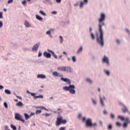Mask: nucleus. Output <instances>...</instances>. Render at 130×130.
<instances>
[{
  "mask_svg": "<svg viewBox=\"0 0 130 130\" xmlns=\"http://www.w3.org/2000/svg\"><path fill=\"white\" fill-rule=\"evenodd\" d=\"M24 25L26 28H30L31 24L27 21H25Z\"/></svg>",
  "mask_w": 130,
  "mask_h": 130,
  "instance_id": "16",
  "label": "nucleus"
},
{
  "mask_svg": "<svg viewBox=\"0 0 130 130\" xmlns=\"http://www.w3.org/2000/svg\"><path fill=\"white\" fill-rule=\"evenodd\" d=\"M108 128L109 130L112 129V125H111V124L109 125Z\"/></svg>",
  "mask_w": 130,
  "mask_h": 130,
  "instance_id": "38",
  "label": "nucleus"
},
{
  "mask_svg": "<svg viewBox=\"0 0 130 130\" xmlns=\"http://www.w3.org/2000/svg\"><path fill=\"white\" fill-rule=\"evenodd\" d=\"M40 14H41V15H42V16H46V13H45V12H44L43 11H42V10H40L39 11Z\"/></svg>",
  "mask_w": 130,
  "mask_h": 130,
  "instance_id": "29",
  "label": "nucleus"
},
{
  "mask_svg": "<svg viewBox=\"0 0 130 130\" xmlns=\"http://www.w3.org/2000/svg\"><path fill=\"white\" fill-rule=\"evenodd\" d=\"M59 130H66V127H60Z\"/></svg>",
  "mask_w": 130,
  "mask_h": 130,
  "instance_id": "50",
  "label": "nucleus"
},
{
  "mask_svg": "<svg viewBox=\"0 0 130 130\" xmlns=\"http://www.w3.org/2000/svg\"><path fill=\"white\" fill-rule=\"evenodd\" d=\"M61 123H63V124H65V123H67V120H63L62 119Z\"/></svg>",
  "mask_w": 130,
  "mask_h": 130,
  "instance_id": "37",
  "label": "nucleus"
},
{
  "mask_svg": "<svg viewBox=\"0 0 130 130\" xmlns=\"http://www.w3.org/2000/svg\"><path fill=\"white\" fill-rule=\"evenodd\" d=\"M100 100L101 101V104L102 106H104V103L103 102V99H102V98L101 96H100Z\"/></svg>",
  "mask_w": 130,
  "mask_h": 130,
  "instance_id": "27",
  "label": "nucleus"
},
{
  "mask_svg": "<svg viewBox=\"0 0 130 130\" xmlns=\"http://www.w3.org/2000/svg\"><path fill=\"white\" fill-rule=\"evenodd\" d=\"M57 70L61 72H67V67H59L57 68Z\"/></svg>",
  "mask_w": 130,
  "mask_h": 130,
  "instance_id": "11",
  "label": "nucleus"
},
{
  "mask_svg": "<svg viewBox=\"0 0 130 130\" xmlns=\"http://www.w3.org/2000/svg\"><path fill=\"white\" fill-rule=\"evenodd\" d=\"M37 108H38L39 109H44V110H46V111H48V109H46V108L43 106H39Z\"/></svg>",
  "mask_w": 130,
  "mask_h": 130,
  "instance_id": "25",
  "label": "nucleus"
},
{
  "mask_svg": "<svg viewBox=\"0 0 130 130\" xmlns=\"http://www.w3.org/2000/svg\"><path fill=\"white\" fill-rule=\"evenodd\" d=\"M48 3L49 5H53V3H52V1H51V0H48Z\"/></svg>",
  "mask_w": 130,
  "mask_h": 130,
  "instance_id": "41",
  "label": "nucleus"
},
{
  "mask_svg": "<svg viewBox=\"0 0 130 130\" xmlns=\"http://www.w3.org/2000/svg\"><path fill=\"white\" fill-rule=\"evenodd\" d=\"M100 124L101 125H102V121H100Z\"/></svg>",
  "mask_w": 130,
  "mask_h": 130,
  "instance_id": "62",
  "label": "nucleus"
},
{
  "mask_svg": "<svg viewBox=\"0 0 130 130\" xmlns=\"http://www.w3.org/2000/svg\"><path fill=\"white\" fill-rule=\"evenodd\" d=\"M59 38L60 44H62V43L63 42V38H62V36H59Z\"/></svg>",
  "mask_w": 130,
  "mask_h": 130,
  "instance_id": "21",
  "label": "nucleus"
},
{
  "mask_svg": "<svg viewBox=\"0 0 130 130\" xmlns=\"http://www.w3.org/2000/svg\"><path fill=\"white\" fill-rule=\"evenodd\" d=\"M4 128H5V129H6V130H8V129H9V126H8V125H5V126H4Z\"/></svg>",
  "mask_w": 130,
  "mask_h": 130,
  "instance_id": "51",
  "label": "nucleus"
},
{
  "mask_svg": "<svg viewBox=\"0 0 130 130\" xmlns=\"http://www.w3.org/2000/svg\"><path fill=\"white\" fill-rule=\"evenodd\" d=\"M111 117L112 118H114V115L113 114H111Z\"/></svg>",
  "mask_w": 130,
  "mask_h": 130,
  "instance_id": "55",
  "label": "nucleus"
},
{
  "mask_svg": "<svg viewBox=\"0 0 130 130\" xmlns=\"http://www.w3.org/2000/svg\"><path fill=\"white\" fill-rule=\"evenodd\" d=\"M118 118L120 119L122 121L125 120V122L123 123V127H127L128 123H130V120L129 117H126L124 118L122 116L119 115Z\"/></svg>",
  "mask_w": 130,
  "mask_h": 130,
  "instance_id": "3",
  "label": "nucleus"
},
{
  "mask_svg": "<svg viewBox=\"0 0 130 130\" xmlns=\"http://www.w3.org/2000/svg\"><path fill=\"white\" fill-rule=\"evenodd\" d=\"M85 121V125L87 127H92V126L95 127L97 125V123H92V120H91V119H87Z\"/></svg>",
  "mask_w": 130,
  "mask_h": 130,
  "instance_id": "4",
  "label": "nucleus"
},
{
  "mask_svg": "<svg viewBox=\"0 0 130 130\" xmlns=\"http://www.w3.org/2000/svg\"><path fill=\"white\" fill-rule=\"evenodd\" d=\"M77 119H78V120H82V113H79L77 114Z\"/></svg>",
  "mask_w": 130,
  "mask_h": 130,
  "instance_id": "18",
  "label": "nucleus"
},
{
  "mask_svg": "<svg viewBox=\"0 0 130 130\" xmlns=\"http://www.w3.org/2000/svg\"><path fill=\"white\" fill-rule=\"evenodd\" d=\"M16 106H20V107H22V106H24V104H23L22 102H18V103L16 104Z\"/></svg>",
  "mask_w": 130,
  "mask_h": 130,
  "instance_id": "23",
  "label": "nucleus"
},
{
  "mask_svg": "<svg viewBox=\"0 0 130 130\" xmlns=\"http://www.w3.org/2000/svg\"><path fill=\"white\" fill-rule=\"evenodd\" d=\"M4 89V86L0 85V89Z\"/></svg>",
  "mask_w": 130,
  "mask_h": 130,
  "instance_id": "57",
  "label": "nucleus"
},
{
  "mask_svg": "<svg viewBox=\"0 0 130 130\" xmlns=\"http://www.w3.org/2000/svg\"><path fill=\"white\" fill-rule=\"evenodd\" d=\"M47 51H48V52H50V53H51L52 56H53V57H54V58H55L56 59H57V55H56V54H55V53H54V52H53V51L48 49Z\"/></svg>",
  "mask_w": 130,
  "mask_h": 130,
  "instance_id": "12",
  "label": "nucleus"
},
{
  "mask_svg": "<svg viewBox=\"0 0 130 130\" xmlns=\"http://www.w3.org/2000/svg\"><path fill=\"white\" fill-rule=\"evenodd\" d=\"M62 120V116L61 115H58L57 117V120L56 121V125L58 126L60 124H61V121Z\"/></svg>",
  "mask_w": 130,
  "mask_h": 130,
  "instance_id": "6",
  "label": "nucleus"
},
{
  "mask_svg": "<svg viewBox=\"0 0 130 130\" xmlns=\"http://www.w3.org/2000/svg\"><path fill=\"white\" fill-rule=\"evenodd\" d=\"M92 103L95 105L96 104V101L92 99Z\"/></svg>",
  "mask_w": 130,
  "mask_h": 130,
  "instance_id": "52",
  "label": "nucleus"
},
{
  "mask_svg": "<svg viewBox=\"0 0 130 130\" xmlns=\"http://www.w3.org/2000/svg\"><path fill=\"white\" fill-rule=\"evenodd\" d=\"M15 119H16V120H20L23 123L25 122V120L22 119V116H21L20 114H15Z\"/></svg>",
  "mask_w": 130,
  "mask_h": 130,
  "instance_id": "7",
  "label": "nucleus"
},
{
  "mask_svg": "<svg viewBox=\"0 0 130 130\" xmlns=\"http://www.w3.org/2000/svg\"><path fill=\"white\" fill-rule=\"evenodd\" d=\"M42 115L43 116H46V117H48V116H50L51 115V114H43Z\"/></svg>",
  "mask_w": 130,
  "mask_h": 130,
  "instance_id": "31",
  "label": "nucleus"
},
{
  "mask_svg": "<svg viewBox=\"0 0 130 130\" xmlns=\"http://www.w3.org/2000/svg\"><path fill=\"white\" fill-rule=\"evenodd\" d=\"M61 112H62V110H61V109H60V108L58 109V111H57V113L58 114H60V113H61Z\"/></svg>",
  "mask_w": 130,
  "mask_h": 130,
  "instance_id": "32",
  "label": "nucleus"
},
{
  "mask_svg": "<svg viewBox=\"0 0 130 130\" xmlns=\"http://www.w3.org/2000/svg\"><path fill=\"white\" fill-rule=\"evenodd\" d=\"M122 111L123 113H126V112H128V109H127V108L125 107V106H123V108L122 109Z\"/></svg>",
  "mask_w": 130,
  "mask_h": 130,
  "instance_id": "15",
  "label": "nucleus"
},
{
  "mask_svg": "<svg viewBox=\"0 0 130 130\" xmlns=\"http://www.w3.org/2000/svg\"><path fill=\"white\" fill-rule=\"evenodd\" d=\"M86 81L88 82V83H90V84H92L93 83V81L90 79V78H87Z\"/></svg>",
  "mask_w": 130,
  "mask_h": 130,
  "instance_id": "33",
  "label": "nucleus"
},
{
  "mask_svg": "<svg viewBox=\"0 0 130 130\" xmlns=\"http://www.w3.org/2000/svg\"><path fill=\"white\" fill-rule=\"evenodd\" d=\"M39 46H40V42H39L35 44L32 48H31V50L33 52H37L38 50V48H39Z\"/></svg>",
  "mask_w": 130,
  "mask_h": 130,
  "instance_id": "5",
  "label": "nucleus"
},
{
  "mask_svg": "<svg viewBox=\"0 0 130 130\" xmlns=\"http://www.w3.org/2000/svg\"><path fill=\"white\" fill-rule=\"evenodd\" d=\"M83 121H85L86 120V118L84 117L82 118Z\"/></svg>",
  "mask_w": 130,
  "mask_h": 130,
  "instance_id": "61",
  "label": "nucleus"
},
{
  "mask_svg": "<svg viewBox=\"0 0 130 130\" xmlns=\"http://www.w3.org/2000/svg\"><path fill=\"white\" fill-rule=\"evenodd\" d=\"M105 73L106 74V75H107L108 76H109V75H110V72H109V71H105Z\"/></svg>",
  "mask_w": 130,
  "mask_h": 130,
  "instance_id": "49",
  "label": "nucleus"
},
{
  "mask_svg": "<svg viewBox=\"0 0 130 130\" xmlns=\"http://www.w3.org/2000/svg\"><path fill=\"white\" fill-rule=\"evenodd\" d=\"M116 125H117V126H121V123H119V122H116Z\"/></svg>",
  "mask_w": 130,
  "mask_h": 130,
  "instance_id": "44",
  "label": "nucleus"
},
{
  "mask_svg": "<svg viewBox=\"0 0 130 130\" xmlns=\"http://www.w3.org/2000/svg\"><path fill=\"white\" fill-rule=\"evenodd\" d=\"M26 93L27 94H30L31 96H32V97H34V95H36V93H32V92H30L28 90H26Z\"/></svg>",
  "mask_w": 130,
  "mask_h": 130,
  "instance_id": "24",
  "label": "nucleus"
},
{
  "mask_svg": "<svg viewBox=\"0 0 130 130\" xmlns=\"http://www.w3.org/2000/svg\"><path fill=\"white\" fill-rule=\"evenodd\" d=\"M3 10H4L5 12H7V9H6V8H4Z\"/></svg>",
  "mask_w": 130,
  "mask_h": 130,
  "instance_id": "64",
  "label": "nucleus"
},
{
  "mask_svg": "<svg viewBox=\"0 0 130 130\" xmlns=\"http://www.w3.org/2000/svg\"><path fill=\"white\" fill-rule=\"evenodd\" d=\"M4 16H3V12H0V19H3Z\"/></svg>",
  "mask_w": 130,
  "mask_h": 130,
  "instance_id": "46",
  "label": "nucleus"
},
{
  "mask_svg": "<svg viewBox=\"0 0 130 130\" xmlns=\"http://www.w3.org/2000/svg\"><path fill=\"white\" fill-rule=\"evenodd\" d=\"M88 3V0H83V2H82V6L83 5H86Z\"/></svg>",
  "mask_w": 130,
  "mask_h": 130,
  "instance_id": "34",
  "label": "nucleus"
},
{
  "mask_svg": "<svg viewBox=\"0 0 130 130\" xmlns=\"http://www.w3.org/2000/svg\"><path fill=\"white\" fill-rule=\"evenodd\" d=\"M80 5V3L79 2L77 3L76 4H74V7H78Z\"/></svg>",
  "mask_w": 130,
  "mask_h": 130,
  "instance_id": "53",
  "label": "nucleus"
},
{
  "mask_svg": "<svg viewBox=\"0 0 130 130\" xmlns=\"http://www.w3.org/2000/svg\"><path fill=\"white\" fill-rule=\"evenodd\" d=\"M58 57L59 58H61V57H62V56L61 55H60Z\"/></svg>",
  "mask_w": 130,
  "mask_h": 130,
  "instance_id": "63",
  "label": "nucleus"
},
{
  "mask_svg": "<svg viewBox=\"0 0 130 130\" xmlns=\"http://www.w3.org/2000/svg\"><path fill=\"white\" fill-rule=\"evenodd\" d=\"M104 21H105V14L104 13H102L101 14V17L99 20V30L100 32V37H98V34H96V41L101 45V46H103L104 45L103 30H102V26H104V25H105V23H104V22H103Z\"/></svg>",
  "mask_w": 130,
  "mask_h": 130,
  "instance_id": "2",
  "label": "nucleus"
},
{
  "mask_svg": "<svg viewBox=\"0 0 130 130\" xmlns=\"http://www.w3.org/2000/svg\"><path fill=\"white\" fill-rule=\"evenodd\" d=\"M72 61L73 62H76L77 61V58H76V56H72Z\"/></svg>",
  "mask_w": 130,
  "mask_h": 130,
  "instance_id": "30",
  "label": "nucleus"
},
{
  "mask_svg": "<svg viewBox=\"0 0 130 130\" xmlns=\"http://www.w3.org/2000/svg\"><path fill=\"white\" fill-rule=\"evenodd\" d=\"M22 4L23 6H26L27 4V2L25 1V0H24L22 2Z\"/></svg>",
  "mask_w": 130,
  "mask_h": 130,
  "instance_id": "40",
  "label": "nucleus"
},
{
  "mask_svg": "<svg viewBox=\"0 0 130 130\" xmlns=\"http://www.w3.org/2000/svg\"><path fill=\"white\" fill-rule=\"evenodd\" d=\"M90 36H91V38H92L93 39V40H94V39H95V36L94 35V34L93 33L91 34Z\"/></svg>",
  "mask_w": 130,
  "mask_h": 130,
  "instance_id": "36",
  "label": "nucleus"
},
{
  "mask_svg": "<svg viewBox=\"0 0 130 130\" xmlns=\"http://www.w3.org/2000/svg\"><path fill=\"white\" fill-rule=\"evenodd\" d=\"M16 97H17V98H18V99H21V100H22V97H21V96L16 95Z\"/></svg>",
  "mask_w": 130,
  "mask_h": 130,
  "instance_id": "56",
  "label": "nucleus"
},
{
  "mask_svg": "<svg viewBox=\"0 0 130 130\" xmlns=\"http://www.w3.org/2000/svg\"><path fill=\"white\" fill-rule=\"evenodd\" d=\"M42 56V52L41 51H39V54H38V57H40Z\"/></svg>",
  "mask_w": 130,
  "mask_h": 130,
  "instance_id": "39",
  "label": "nucleus"
},
{
  "mask_svg": "<svg viewBox=\"0 0 130 130\" xmlns=\"http://www.w3.org/2000/svg\"><path fill=\"white\" fill-rule=\"evenodd\" d=\"M37 77L38 79H46V76L44 74H38Z\"/></svg>",
  "mask_w": 130,
  "mask_h": 130,
  "instance_id": "13",
  "label": "nucleus"
},
{
  "mask_svg": "<svg viewBox=\"0 0 130 130\" xmlns=\"http://www.w3.org/2000/svg\"><path fill=\"white\" fill-rule=\"evenodd\" d=\"M42 111L41 110H37L36 111V114H40V113H41Z\"/></svg>",
  "mask_w": 130,
  "mask_h": 130,
  "instance_id": "35",
  "label": "nucleus"
},
{
  "mask_svg": "<svg viewBox=\"0 0 130 130\" xmlns=\"http://www.w3.org/2000/svg\"><path fill=\"white\" fill-rule=\"evenodd\" d=\"M7 3L8 4H13V3H14V0H9Z\"/></svg>",
  "mask_w": 130,
  "mask_h": 130,
  "instance_id": "42",
  "label": "nucleus"
},
{
  "mask_svg": "<svg viewBox=\"0 0 130 130\" xmlns=\"http://www.w3.org/2000/svg\"><path fill=\"white\" fill-rule=\"evenodd\" d=\"M103 62H104V63H106L108 66H109V59L106 57V56H104L103 59Z\"/></svg>",
  "mask_w": 130,
  "mask_h": 130,
  "instance_id": "9",
  "label": "nucleus"
},
{
  "mask_svg": "<svg viewBox=\"0 0 130 130\" xmlns=\"http://www.w3.org/2000/svg\"><path fill=\"white\" fill-rule=\"evenodd\" d=\"M43 55L45 56V57H46V58H51V54H50L49 52L45 51L43 53Z\"/></svg>",
  "mask_w": 130,
  "mask_h": 130,
  "instance_id": "10",
  "label": "nucleus"
},
{
  "mask_svg": "<svg viewBox=\"0 0 130 130\" xmlns=\"http://www.w3.org/2000/svg\"><path fill=\"white\" fill-rule=\"evenodd\" d=\"M55 2L57 4H60V3H61V0H55Z\"/></svg>",
  "mask_w": 130,
  "mask_h": 130,
  "instance_id": "48",
  "label": "nucleus"
},
{
  "mask_svg": "<svg viewBox=\"0 0 130 130\" xmlns=\"http://www.w3.org/2000/svg\"><path fill=\"white\" fill-rule=\"evenodd\" d=\"M33 115H35V113L31 112L30 117H31V116H33Z\"/></svg>",
  "mask_w": 130,
  "mask_h": 130,
  "instance_id": "54",
  "label": "nucleus"
},
{
  "mask_svg": "<svg viewBox=\"0 0 130 130\" xmlns=\"http://www.w3.org/2000/svg\"><path fill=\"white\" fill-rule=\"evenodd\" d=\"M52 75L54 77H58V78H60L61 81H63V82H65V83H67V84L69 85V86H66L63 87V90L64 91H69L70 94H72V95L76 94V90H75L76 87H75L74 85L71 84L72 82H71V80L67 78H63L62 77H63V75L60 73H58L56 71L53 72Z\"/></svg>",
  "mask_w": 130,
  "mask_h": 130,
  "instance_id": "1",
  "label": "nucleus"
},
{
  "mask_svg": "<svg viewBox=\"0 0 130 130\" xmlns=\"http://www.w3.org/2000/svg\"><path fill=\"white\" fill-rule=\"evenodd\" d=\"M36 18L38 21H42L43 20V18L38 15H36Z\"/></svg>",
  "mask_w": 130,
  "mask_h": 130,
  "instance_id": "19",
  "label": "nucleus"
},
{
  "mask_svg": "<svg viewBox=\"0 0 130 130\" xmlns=\"http://www.w3.org/2000/svg\"><path fill=\"white\" fill-rule=\"evenodd\" d=\"M4 24L3 23V21H0V28H3Z\"/></svg>",
  "mask_w": 130,
  "mask_h": 130,
  "instance_id": "47",
  "label": "nucleus"
},
{
  "mask_svg": "<svg viewBox=\"0 0 130 130\" xmlns=\"http://www.w3.org/2000/svg\"><path fill=\"white\" fill-rule=\"evenodd\" d=\"M54 31V29L50 28L49 30L47 31L46 32V35H48L50 38H52V35H51V32Z\"/></svg>",
  "mask_w": 130,
  "mask_h": 130,
  "instance_id": "8",
  "label": "nucleus"
},
{
  "mask_svg": "<svg viewBox=\"0 0 130 130\" xmlns=\"http://www.w3.org/2000/svg\"><path fill=\"white\" fill-rule=\"evenodd\" d=\"M80 8H82V1L80 3Z\"/></svg>",
  "mask_w": 130,
  "mask_h": 130,
  "instance_id": "60",
  "label": "nucleus"
},
{
  "mask_svg": "<svg viewBox=\"0 0 130 130\" xmlns=\"http://www.w3.org/2000/svg\"><path fill=\"white\" fill-rule=\"evenodd\" d=\"M4 105L5 108H8V104L6 102L4 103Z\"/></svg>",
  "mask_w": 130,
  "mask_h": 130,
  "instance_id": "43",
  "label": "nucleus"
},
{
  "mask_svg": "<svg viewBox=\"0 0 130 130\" xmlns=\"http://www.w3.org/2000/svg\"><path fill=\"white\" fill-rule=\"evenodd\" d=\"M24 117H25L26 120L29 119V118H30L31 117L30 116V115H28V114H27V113H24Z\"/></svg>",
  "mask_w": 130,
  "mask_h": 130,
  "instance_id": "20",
  "label": "nucleus"
},
{
  "mask_svg": "<svg viewBox=\"0 0 130 130\" xmlns=\"http://www.w3.org/2000/svg\"><path fill=\"white\" fill-rule=\"evenodd\" d=\"M51 14H52L53 15H56V14H57V12L53 11L51 12Z\"/></svg>",
  "mask_w": 130,
  "mask_h": 130,
  "instance_id": "45",
  "label": "nucleus"
},
{
  "mask_svg": "<svg viewBox=\"0 0 130 130\" xmlns=\"http://www.w3.org/2000/svg\"><path fill=\"white\" fill-rule=\"evenodd\" d=\"M5 93L6 94H7V95H11L12 93L11 92L10 90L9 89H5Z\"/></svg>",
  "mask_w": 130,
  "mask_h": 130,
  "instance_id": "22",
  "label": "nucleus"
},
{
  "mask_svg": "<svg viewBox=\"0 0 130 130\" xmlns=\"http://www.w3.org/2000/svg\"><path fill=\"white\" fill-rule=\"evenodd\" d=\"M104 114H107V111L106 110L104 111Z\"/></svg>",
  "mask_w": 130,
  "mask_h": 130,
  "instance_id": "59",
  "label": "nucleus"
},
{
  "mask_svg": "<svg viewBox=\"0 0 130 130\" xmlns=\"http://www.w3.org/2000/svg\"><path fill=\"white\" fill-rule=\"evenodd\" d=\"M10 126H11V128H12V129L17 130V127H16V126L13 125V124H11Z\"/></svg>",
  "mask_w": 130,
  "mask_h": 130,
  "instance_id": "28",
  "label": "nucleus"
},
{
  "mask_svg": "<svg viewBox=\"0 0 130 130\" xmlns=\"http://www.w3.org/2000/svg\"><path fill=\"white\" fill-rule=\"evenodd\" d=\"M43 95H36V94H35L34 96V99H37V98H41V99H43Z\"/></svg>",
  "mask_w": 130,
  "mask_h": 130,
  "instance_id": "17",
  "label": "nucleus"
},
{
  "mask_svg": "<svg viewBox=\"0 0 130 130\" xmlns=\"http://www.w3.org/2000/svg\"><path fill=\"white\" fill-rule=\"evenodd\" d=\"M82 52V47H80V48L77 50V54H80Z\"/></svg>",
  "mask_w": 130,
  "mask_h": 130,
  "instance_id": "26",
  "label": "nucleus"
},
{
  "mask_svg": "<svg viewBox=\"0 0 130 130\" xmlns=\"http://www.w3.org/2000/svg\"><path fill=\"white\" fill-rule=\"evenodd\" d=\"M63 54H64V55H68V54H67V52H66V51L63 52Z\"/></svg>",
  "mask_w": 130,
  "mask_h": 130,
  "instance_id": "58",
  "label": "nucleus"
},
{
  "mask_svg": "<svg viewBox=\"0 0 130 130\" xmlns=\"http://www.w3.org/2000/svg\"><path fill=\"white\" fill-rule=\"evenodd\" d=\"M73 69H72L70 66L66 67V72H67V73H73Z\"/></svg>",
  "mask_w": 130,
  "mask_h": 130,
  "instance_id": "14",
  "label": "nucleus"
}]
</instances>
